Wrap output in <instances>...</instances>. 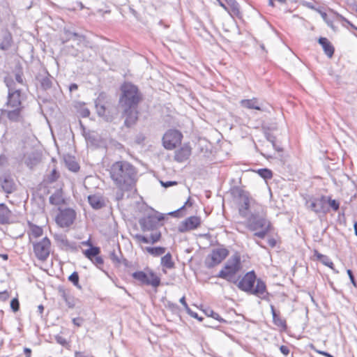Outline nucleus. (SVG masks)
<instances>
[{
	"instance_id": "f257e3e1",
	"label": "nucleus",
	"mask_w": 357,
	"mask_h": 357,
	"mask_svg": "<svg viewBox=\"0 0 357 357\" xmlns=\"http://www.w3.org/2000/svg\"><path fill=\"white\" fill-rule=\"evenodd\" d=\"M136 168L127 161L114 162L110 168V177L121 191H128L137 181Z\"/></svg>"
},
{
	"instance_id": "f03ea898",
	"label": "nucleus",
	"mask_w": 357,
	"mask_h": 357,
	"mask_svg": "<svg viewBox=\"0 0 357 357\" xmlns=\"http://www.w3.org/2000/svg\"><path fill=\"white\" fill-rule=\"evenodd\" d=\"M246 227L248 229L255 232L254 236L261 239L265 238L271 230V224L266 218L263 206H256L254 213L248 217Z\"/></svg>"
},
{
	"instance_id": "7ed1b4c3",
	"label": "nucleus",
	"mask_w": 357,
	"mask_h": 357,
	"mask_svg": "<svg viewBox=\"0 0 357 357\" xmlns=\"http://www.w3.org/2000/svg\"><path fill=\"white\" fill-rule=\"evenodd\" d=\"M236 284L241 291L261 299H266V296L268 294L266 284L261 279H257L254 271L248 272L239 282L237 281Z\"/></svg>"
},
{
	"instance_id": "20e7f679",
	"label": "nucleus",
	"mask_w": 357,
	"mask_h": 357,
	"mask_svg": "<svg viewBox=\"0 0 357 357\" xmlns=\"http://www.w3.org/2000/svg\"><path fill=\"white\" fill-rule=\"evenodd\" d=\"M121 107H138L142 96L136 86L130 83H125L121 86Z\"/></svg>"
},
{
	"instance_id": "39448f33",
	"label": "nucleus",
	"mask_w": 357,
	"mask_h": 357,
	"mask_svg": "<svg viewBox=\"0 0 357 357\" xmlns=\"http://www.w3.org/2000/svg\"><path fill=\"white\" fill-rule=\"evenodd\" d=\"M241 268V257L238 253H235L227 260L223 268L219 272L218 277L236 284L237 280L235 279V275Z\"/></svg>"
},
{
	"instance_id": "423d86ee",
	"label": "nucleus",
	"mask_w": 357,
	"mask_h": 357,
	"mask_svg": "<svg viewBox=\"0 0 357 357\" xmlns=\"http://www.w3.org/2000/svg\"><path fill=\"white\" fill-rule=\"evenodd\" d=\"M33 253L36 257L45 261L50 256L51 251V241L47 237H44L38 241L32 242Z\"/></svg>"
},
{
	"instance_id": "0eeeda50",
	"label": "nucleus",
	"mask_w": 357,
	"mask_h": 357,
	"mask_svg": "<svg viewBox=\"0 0 357 357\" xmlns=\"http://www.w3.org/2000/svg\"><path fill=\"white\" fill-rule=\"evenodd\" d=\"M132 276L142 284L151 285L155 288L160 284V278L151 270L147 272L136 271L132 274Z\"/></svg>"
},
{
	"instance_id": "6e6552de",
	"label": "nucleus",
	"mask_w": 357,
	"mask_h": 357,
	"mask_svg": "<svg viewBox=\"0 0 357 357\" xmlns=\"http://www.w3.org/2000/svg\"><path fill=\"white\" fill-rule=\"evenodd\" d=\"M183 135L176 130H169L165 132L162 137L163 146L165 149L172 150L181 142Z\"/></svg>"
},
{
	"instance_id": "1a4fd4ad",
	"label": "nucleus",
	"mask_w": 357,
	"mask_h": 357,
	"mask_svg": "<svg viewBox=\"0 0 357 357\" xmlns=\"http://www.w3.org/2000/svg\"><path fill=\"white\" fill-rule=\"evenodd\" d=\"M229 251L224 248L213 250L212 252L206 259V266L212 268L221 263L228 255Z\"/></svg>"
},
{
	"instance_id": "9d476101",
	"label": "nucleus",
	"mask_w": 357,
	"mask_h": 357,
	"mask_svg": "<svg viewBox=\"0 0 357 357\" xmlns=\"http://www.w3.org/2000/svg\"><path fill=\"white\" fill-rule=\"evenodd\" d=\"M75 211L71 208H66L60 212L56 217V222L61 227H67L71 225L75 219Z\"/></svg>"
},
{
	"instance_id": "9b49d317",
	"label": "nucleus",
	"mask_w": 357,
	"mask_h": 357,
	"mask_svg": "<svg viewBox=\"0 0 357 357\" xmlns=\"http://www.w3.org/2000/svg\"><path fill=\"white\" fill-rule=\"evenodd\" d=\"M257 206L261 205L256 203L252 199L248 196H243L242 203L239 207V213L243 218H246L248 215L250 216L251 214L254 213V210L256 208Z\"/></svg>"
},
{
	"instance_id": "f8f14e48",
	"label": "nucleus",
	"mask_w": 357,
	"mask_h": 357,
	"mask_svg": "<svg viewBox=\"0 0 357 357\" xmlns=\"http://www.w3.org/2000/svg\"><path fill=\"white\" fill-rule=\"evenodd\" d=\"M122 116L124 118V125L130 128L136 124L138 120L139 112L137 107H121Z\"/></svg>"
},
{
	"instance_id": "ddd939ff",
	"label": "nucleus",
	"mask_w": 357,
	"mask_h": 357,
	"mask_svg": "<svg viewBox=\"0 0 357 357\" xmlns=\"http://www.w3.org/2000/svg\"><path fill=\"white\" fill-rule=\"evenodd\" d=\"M201 225V219L197 216H190L182 221L178 227V231L181 233L198 228Z\"/></svg>"
},
{
	"instance_id": "4468645a",
	"label": "nucleus",
	"mask_w": 357,
	"mask_h": 357,
	"mask_svg": "<svg viewBox=\"0 0 357 357\" xmlns=\"http://www.w3.org/2000/svg\"><path fill=\"white\" fill-rule=\"evenodd\" d=\"M7 105L10 107H22L20 89L8 92Z\"/></svg>"
},
{
	"instance_id": "2eb2a0df",
	"label": "nucleus",
	"mask_w": 357,
	"mask_h": 357,
	"mask_svg": "<svg viewBox=\"0 0 357 357\" xmlns=\"http://www.w3.org/2000/svg\"><path fill=\"white\" fill-rule=\"evenodd\" d=\"M88 202L90 206L96 210L100 209L105 206L106 202L105 198L98 194L91 195L88 197Z\"/></svg>"
},
{
	"instance_id": "dca6fc26",
	"label": "nucleus",
	"mask_w": 357,
	"mask_h": 357,
	"mask_svg": "<svg viewBox=\"0 0 357 357\" xmlns=\"http://www.w3.org/2000/svg\"><path fill=\"white\" fill-rule=\"evenodd\" d=\"M191 155V148L189 145L185 144L175 152V160L182 162L188 159Z\"/></svg>"
},
{
	"instance_id": "f3484780",
	"label": "nucleus",
	"mask_w": 357,
	"mask_h": 357,
	"mask_svg": "<svg viewBox=\"0 0 357 357\" xmlns=\"http://www.w3.org/2000/svg\"><path fill=\"white\" fill-rule=\"evenodd\" d=\"M0 185L2 190L7 194L12 193L15 190V184L13 179L8 176L0 178Z\"/></svg>"
},
{
	"instance_id": "a211bd4d",
	"label": "nucleus",
	"mask_w": 357,
	"mask_h": 357,
	"mask_svg": "<svg viewBox=\"0 0 357 357\" xmlns=\"http://www.w3.org/2000/svg\"><path fill=\"white\" fill-rule=\"evenodd\" d=\"M158 224L157 220L151 216L144 218L139 220V225L142 231H153Z\"/></svg>"
},
{
	"instance_id": "6ab92c4d",
	"label": "nucleus",
	"mask_w": 357,
	"mask_h": 357,
	"mask_svg": "<svg viewBox=\"0 0 357 357\" xmlns=\"http://www.w3.org/2000/svg\"><path fill=\"white\" fill-rule=\"evenodd\" d=\"M324 198L323 197L321 199H312L307 200L305 203L307 208L315 213L324 211V204L322 202Z\"/></svg>"
},
{
	"instance_id": "aec40b11",
	"label": "nucleus",
	"mask_w": 357,
	"mask_h": 357,
	"mask_svg": "<svg viewBox=\"0 0 357 357\" xmlns=\"http://www.w3.org/2000/svg\"><path fill=\"white\" fill-rule=\"evenodd\" d=\"M225 3L227 4V6L228 7V10L227 12L231 16V17H241V12H240V6L239 4L237 3L236 0H225Z\"/></svg>"
},
{
	"instance_id": "412c9836",
	"label": "nucleus",
	"mask_w": 357,
	"mask_h": 357,
	"mask_svg": "<svg viewBox=\"0 0 357 357\" xmlns=\"http://www.w3.org/2000/svg\"><path fill=\"white\" fill-rule=\"evenodd\" d=\"M29 231H28V235L29 237V240L31 242L32 241L33 238H39L43 236V229L42 227L37 226L34 224H32L31 222H29Z\"/></svg>"
},
{
	"instance_id": "4be33fe9",
	"label": "nucleus",
	"mask_w": 357,
	"mask_h": 357,
	"mask_svg": "<svg viewBox=\"0 0 357 357\" xmlns=\"http://www.w3.org/2000/svg\"><path fill=\"white\" fill-rule=\"evenodd\" d=\"M319 43L322 46L325 54L331 58L334 54V47L331 42L326 38L321 37L319 38Z\"/></svg>"
},
{
	"instance_id": "5701e85b",
	"label": "nucleus",
	"mask_w": 357,
	"mask_h": 357,
	"mask_svg": "<svg viewBox=\"0 0 357 357\" xmlns=\"http://www.w3.org/2000/svg\"><path fill=\"white\" fill-rule=\"evenodd\" d=\"M240 105L247 109L261 110L260 104L257 98L241 100Z\"/></svg>"
},
{
	"instance_id": "b1692460",
	"label": "nucleus",
	"mask_w": 357,
	"mask_h": 357,
	"mask_svg": "<svg viewBox=\"0 0 357 357\" xmlns=\"http://www.w3.org/2000/svg\"><path fill=\"white\" fill-rule=\"evenodd\" d=\"M11 212L4 204H0V224L4 225L9 222Z\"/></svg>"
},
{
	"instance_id": "393cba45",
	"label": "nucleus",
	"mask_w": 357,
	"mask_h": 357,
	"mask_svg": "<svg viewBox=\"0 0 357 357\" xmlns=\"http://www.w3.org/2000/svg\"><path fill=\"white\" fill-rule=\"evenodd\" d=\"M39 81L41 87L44 90L50 89L52 87V77L49 75L48 73H46V75L44 76L40 75Z\"/></svg>"
},
{
	"instance_id": "a878e982",
	"label": "nucleus",
	"mask_w": 357,
	"mask_h": 357,
	"mask_svg": "<svg viewBox=\"0 0 357 357\" xmlns=\"http://www.w3.org/2000/svg\"><path fill=\"white\" fill-rule=\"evenodd\" d=\"M56 239L66 249L71 250H77L76 244L73 242L69 241L65 236H59Z\"/></svg>"
},
{
	"instance_id": "bb28decb",
	"label": "nucleus",
	"mask_w": 357,
	"mask_h": 357,
	"mask_svg": "<svg viewBox=\"0 0 357 357\" xmlns=\"http://www.w3.org/2000/svg\"><path fill=\"white\" fill-rule=\"evenodd\" d=\"M66 34L67 36V40H75L77 42V45H80L81 43H83L86 40V38L83 35H80L75 32H71L69 31H66Z\"/></svg>"
},
{
	"instance_id": "cd10ccee",
	"label": "nucleus",
	"mask_w": 357,
	"mask_h": 357,
	"mask_svg": "<svg viewBox=\"0 0 357 357\" xmlns=\"http://www.w3.org/2000/svg\"><path fill=\"white\" fill-rule=\"evenodd\" d=\"M13 109L7 112V116L11 121H20L22 107H13Z\"/></svg>"
},
{
	"instance_id": "c85d7f7f",
	"label": "nucleus",
	"mask_w": 357,
	"mask_h": 357,
	"mask_svg": "<svg viewBox=\"0 0 357 357\" xmlns=\"http://www.w3.org/2000/svg\"><path fill=\"white\" fill-rule=\"evenodd\" d=\"M64 202L61 191H56L50 197V203L52 205L59 206Z\"/></svg>"
},
{
	"instance_id": "c756f323",
	"label": "nucleus",
	"mask_w": 357,
	"mask_h": 357,
	"mask_svg": "<svg viewBox=\"0 0 357 357\" xmlns=\"http://www.w3.org/2000/svg\"><path fill=\"white\" fill-rule=\"evenodd\" d=\"M161 265L168 269L174 268V263L172 261V255L168 252L161 258Z\"/></svg>"
},
{
	"instance_id": "7c9ffc66",
	"label": "nucleus",
	"mask_w": 357,
	"mask_h": 357,
	"mask_svg": "<svg viewBox=\"0 0 357 357\" xmlns=\"http://www.w3.org/2000/svg\"><path fill=\"white\" fill-rule=\"evenodd\" d=\"M61 292V297L66 302L69 308H73L75 305V299L70 294L63 290Z\"/></svg>"
},
{
	"instance_id": "2f4dec72",
	"label": "nucleus",
	"mask_w": 357,
	"mask_h": 357,
	"mask_svg": "<svg viewBox=\"0 0 357 357\" xmlns=\"http://www.w3.org/2000/svg\"><path fill=\"white\" fill-rule=\"evenodd\" d=\"M145 250L154 257H158L165 252L166 248L163 247H146Z\"/></svg>"
},
{
	"instance_id": "473e14b6",
	"label": "nucleus",
	"mask_w": 357,
	"mask_h": 357,
	"mask_svg": "<svg viewBox=\"0 0 357 357\" xmlns=\"http://www.w3.org/2000/svg\"><path fill=\"white\" fill-rule=\"evenodd\" d=\"M100 252V250L98 247L91 246L89 249L84 251V255L91 261L98 255Z\"/></svg>"
},
{
	"instance_id": "72a5a7b5",
	"label": "nucleus",
	"mask_w": 357,
	"mask_h": 357,
	"mask_svg": "<svg viewBox=\"0 0 357 357\" xmlns=\"http://www.w3.org/2000/svg\"><path fill=\"white\" fill-rule=\"evenodd\" d=\"M66 165L69 170L76 172L79 170V166L73 158H69L65 160Z\"/></svg>"
},
{
	"instance_id": "f704fd0d",
	"label": "nucleus",
	"mask_w": 357,
	"mask_h": 357,
	"mask_svg": "<svg viewBox=\"0 0 357 357\" xmlns=\"http://www.w3.org/2000/svg\"><path fill=\"white\" fill-rule=\"evenodd\" d=\"M4 82L8 87V92H12L15 90H20L19 89H17L15 86V83L13 79L10 77H6L4 79Z\"/></svg>"
},
{
	"instance_id": "c9c22d12",
	"label": "nucleus",
	"mask_w": 357,
	"mask_h": 357,
	"mask_svg": "<svg viewBox=\"0 0 357 357\" xmlns=\"http://www.w3.org/2000/svg\"><path fill=\"white\" fill-rule=\"evenodd\" d=\"M258 174L264 179L271 178L273 176L272 172L266 168L259 169L257 170Z\"/></svg>"
},
{
	"instance_id": "e433bc0d",
	"label": "nucleus",
	"mask_w": 357,
	"mask_h": 357,
	"mask_svg": "<svg viewBox=\"0 0 357 357\" xmlns=\"http://www.w3.org/2000/svg\"><path fill=\"white\" fill-rule=\"evenodd\" d=\"M204 312L207 316L211 317L213 319L219 321L220 322H225V320L221 318L220 316L217 312H214L213 310L208 308L205 310Z\"/></svg>"
},
{
	"instance_id": "4c0bfd02",
	"label": "nucleus",
	"mask_w": 357,
	"mask_h": 357,
	"mask_svg": "<svg viewBox=\"0 0 357 357\" xmlns=\"http://www.w3.org/2000/svg\"><path fill=\"white\" fill-rule=\"evenodd\" d=\"M161 238V234L160 231L153 230L150 236L149 237L150 240V243L154 244L160 241Z\"/></svg>"
},
{
	"instance_id": "58836bf2",
	"label": "nucleus",
	"mask_w": 357,
	"mask_h": 357,
	"mask_svg": "<svg viewBox=\"0 0 357 357\" xmlns=\"http://www.w3.org/2000/svg\"><path fill=\"white\" fill-rule=\"evenodd\" d=\"M68 280L71 282L75 287L80 288L79 284V275L77 272H73L69 277Z\"/></svg>"
},
{
	"instance_id": "ea45409f",
	"label": "nucleus",
	"mask_w": 357,
	"mask_h": 357,
	"mask_svg": "<svg viewBox=\"0 0 357 357\" xmlns=\"http://www.w3.org/2000/svg\"><path fill=\"white\" fill-rule=\"evenodd\" d=\"M59 176V174L57 172V171L56 170V169H53L52 172L50 173V174L48 175V176H47V181L49 183H53L58 179Z\"/></svg>"
},
{
	"instance_id": "a19ab883",
	"label": "nucleus",
	"mask_w": 357,
	"mask_h": 357,
	"mask_svg": "<svg viewBox=\"0 0 357 357\" xmlns=\"http://www.w3.org/2000/svg\"><path fill=\"white\" fill-rule=\"evenodd\" d=\"M328 203L334 211H337L340 208V203L335 199H332L331 197L328 198Z\"/></svg>"
},
{
	"instance_id": "79ce46f5",
	"label": "nucleus",
	"mask_w": 357,
	"mask_h": 357,
	"mask_svg": "<svg viewBox=\"0 0 357 357\" xmlns=\"http://www.w3.org/2000/svg\"><path fill=\"white\" fill-rule=\"evenodd\" d=\"M134 238L138 243H150V240H149V237H146L145 236H142L141 234H136L134 236Z\"/></svg>"
},
{
	"instance_id": "37998d69",
	"label": "nucleus",
	"mask_w": 357,
	"mask_h": 357,
	"mask_svg": "<svg viewBox=\"0 0 357 357\" xmlns=\"http://www.w3.org/2000/svg\"><path fill=\"white\" fill-rule=\"evenodd\" d=\"M273 320L274 324L278 326L284 327L286 326L285 321L281 319L278 314L273 317Z\"/></svg>"
},
{
	"instance_id": "c03bdc74",
	"label": "nucleus",
	"mask_w": 357,
	"mask_h": 357,
	"mask_svg": "<svg viewBox=\"0 0 357 357\" xmlns=\"http://www.w3.org/2000/svg\"><path fill=\"white\" fill-rule=\"evenodd\" d=\"M187 205H189V206H191L192 205V203L190 202V198L185 202V204L181 206L180 208H178V210H176L174 211H172V212H170L169 213V215H173V216H178V214L181 213V211L185 208V206Z\"/></svg>"
},
{
	"instance_id": "a18cd8bd",
	"label": "nucleus",
	"mask_w": 357,
	"mask_h": 357,
	"mask_svg": "<svg viewBox=\"0 0 357 357\" xmlns=\"http://www.w3.org/2000/svg\"><path fill=\"white\" fill-rule=\"evenodd\" d=\"M10 42H11V36L10 35H8L5 36L3 41L1 43V48L2 49H8L10 46Z\"/></svg>"
},
{
	"instance_id": "49530a36",
	"label": "nucleus",
	"mask_w": 357,
	"mask_h": 357,
	"mask_svg": "<svg viewBox=\"0 0 357 357\" xmlns=\"http://www.w3.org/2000/svg\"><path fill=\"white\" fill-rule=\"evenodd\" d=\"M96 107L97 113L99 116H103L105 114V107L103 105H100L97 102H96Z\"/></svg>"
},
{
	"instance_id": "de8ad7c7",
	"label": "nucleus",
	"mask_w": 357,
	"mask_h": 357,
	"mask_svg": "<svg viewBox=\"0 0 357 357\" xmlns=\"http://www.w3.org/2000/svg\"><path fill=\"white\" fill-rule=\"evenodd\" d=\"M10 307L13 312H17L20 308V303L17 298H13L10 301Z\"/></svg>"
},
{
	"instance_id": "09e8293b",
	"label": "nucleus",
	"mask_w": 357,
	"mask_h": 357,
	"mask_svg": "<svg viewBox=\"0 0 357 357\" xmlns=\"http://www.w3.org/2000/svg\"><path fill=\"white\" fill-rule=\"evenodd\" d=\"M91 261L99 268H100V266L103 264V259L102 257L97 255L96 257H94Z\"/></svg>"
},
{
	"instance_id": "8fccbe9b",
	"label": "nucleus",
	"mask_w": 357,
	"mask_h": 357,
	"mask_svg": "<svg viewBox=\"0 0 357 357\" xmlns=\"http://www.w3.org/2000/svg\"><path fill=\"white\" fill-rule=\"evenodd\" d=\"M55 340L56 342L62 346H66L68 344V342L61 335H56Z\"/></svg>"
},
{
	"instance_id": "3c124183",
	"label": "nucleus",
	"mask_w": 357,
	"mask_h": 357,
	"mask_svg": "<svg viewBox=\"0 0 357 357\" xmlns=\"http://www.w3.org/2000/svg\"><path fill=\"white\" fill-rule=\"evenodd\" d=\"M109 257L110 259L114 263L119 264L121 261L119 257H118L114 250L110 253Z\"/></svg>"
},
{
	"instance_id": "603ef678",
	"label": "nucleus",
	"mask_w": 357,
	"mask_h": 357,
	"mask_svg": "<svg viewBox=\"0 0 357 357\" xmlns=\"http://www.w3.org/2000/svg\"><path fill=\"white\" fill-rule=\"evenodd\" d=\"M177 183H178L176 181H160V184L164 188H169L170 186L176 185H177Z\"/></svg>"
},
{
	"instance_id": "864d4df0",
	"label": "nucleus",
	"mask_w": 357,
	"mask_h": 357,
	"mask_svg": "<svg viewBox=\"0 0 357 357\" xmlns=\"http://www.w3.org/2000/svg\"><path fill=\"white\" fill-rule=\"evenodd\" d=\"M80 115L85 118V117H88L89 115H90V111L89 109L84 107V108H82L81 110H80Z\"/></svg>"
},
{
	"instance_id": "5fc2aeb1",
	"label": "nucleus",
	"mask_w": 357,
	"mask_h": 357,
	"mask_svg": "<svg viewBox=\"0 0 357 357\" xmlns=\"http://www.w3.org/2000/svg\"><path fill=\"white\" fill-rule=\"evenodd\" d=\"M266 138L268 142L272 143L273 146H275V137L271 133H266Z\"/></svg>"
},
{
	"instance_id": "6e6d98bb",
	"label": "nucleus",
	"mask_w": 357,
	"mask_h": 357,
	"mask_svg": "<svg viewBox=\"0 0 357 357\" xmlns=\"http://www.w3.org/2000/svg\"><path fill=\"white\" fill-rule=\"evenodd\" d=\"M9 298V294L8 291H4L0 292V301H5Z\"/></svg>"
},
{
	"instance_id": "4d7b16f0",
	"label": "nucleus",
	"mask_w": 357,
	"mask_h": 357,
	"mask_svg": "<svg viewBox=\"0 0 357 357\" xmlns=\"http://www.w3.org/2000/svg\"><path fill=\"white\" fill-rule=\"evenodd\" d=\"M347 272V274H348V275H349V279H350V280H351V283H352L354 286H356V281H355L354 276V275H353L352 271H351L350 269H348Z\"/></svg>"
},
{
	"instance_id": "13d9d810",
	"label": "nucleus",
	"mask_w": 357,
	"mask_h": 357,
	"mask_svg": "<svg viewBox=\"0 0 357 357\" xmlns=\"http://www.w3.org/2000/svg\"><path fill=\"white\" fill-rule=\"evenodd\" d=\"M82 322L83 319L79 317L74 318L73 319V323L77 326H80L82 324Z\"/></svg>"
},
{
	"instance_id": "bf43d9fd",
	"label": "nucleus",
	"mask_w": 357,
	"mask_h": 357,
	"mask_svg": "<svg viewBox=\"0 0 357 357\" xmlns=\"http://www.w3.org/2000/svg\"><path fill=\"white\" fill-rule=\"evenodd\" d=\"M280 351L285 356L288 355L289 353V348L287 347V346H284V345H282L280 347Z\"/></svg>"
},
{
	"instance_id": "052dcab7",
	"label": "nucleus",
	"mask_w": 357,
	"mask_h": 357,
	"mask_svg": "<svg viewBox=\"0 0 357 357\" xmlns=\"http://www.w3.org/2000/svg\"><path fill=\"white\" fill-rule=\"evenodd\" d=\"M186 312H187V313H188L189 315H190L192 317L196 318V319H199V320H202V318H200V317H198L197 313H196V312H195L192 311V310H190V308H189V310H186Z\"/></svg>"
},
{
	"instance_id": "680f3d73",
	"label": "nucleus",
	"mask_w": 357,
	"mask_h": 357,
	"mask_svg": "<svg viewBox=\"0 0 357 357\" xmlns=\"http://www.w3.org/2000/svg\"><path fill=\"white\" fill-rule=\"evenodd\" d=\"M179 302L183 305V306L184 307L185 310H189L190 307H188L187 303L185 302V296H183L182 298H181L179 300Z\"/></svg>"
},
{
	"instance_id": "e2e57ef3",
	"label": "nucleus",
	"mask_w": 357,
	"mask_h": 357,
	"mask_svg": "<svg viewBox=\"0 0 357 357\" xmlns=\"http://www.w3.org/2000/svg\"><path fill=\"white\" fill-rule=\"evenodd\" d=\"M15 80L19 83V84H23V79H22V75L20 73H16L15 74Z\"/></svg>"
},
{
	"instance_id": "0e129e2a",
	"label": "nucleus",
	"mask_w": 357,
	"mask_h": 357,
	"mask_svg": "<svg viewBox=\"0 0 357 357\" xmlns=\"http://www.w3.org/2000/svg\"><path fill=\"white\" fill-rule=\"evenodd\" d=\"M75 357H93V356H90V355H86L83 352L76 351L75 354Z\"/></svg>"
},
{
	"instance_id": "69168bd1",
	"label": "nucleus",
	"mask_w": 357,
	"mask_h": 357,
	"mask_svg": "<svg viewBox=\"0 0 357 357\" xmlns=\"http://www.w3.org/2000/svg\"><path fill=\"white\" fill-rule=\"evenodd\" d=\"M218 4L224 9L226 11L228 10V7L227 6V4L226 3H224L222 1H221L220 0H217Z\"/></svg>"
},
{
	"instance_id": "338daca9",
	"label": "nucleus",
	"mask_w": 357,
	"mask_h": 357,
	"mask_svg": "<svg viewBox=\"0 0 357 357\" xmlns=\"http://www.w3.org/2000/svg\"><path fill=\"white\" fill-rule=\"evenodd\" d=\"M24 351L26 354L25 357H31V350L29 348H24Z\"/></svg>"
},
{
	"instance_id": "774afa93",
	"label": "nucleus",
	"mask_w": 357,
	"mask_h": 357,
	"mask_svg": "<svg viewBox=\"0 0 357 357\" xmlns=\"http://www.w3.org/2000/svg\"><path fill=\"white\" fill-rule=\"evenodd\" d=\"M77 88H78V86L76 84H70L69 89L70 91H73L77 90Z\"/></svg>"
}]
</instances>
